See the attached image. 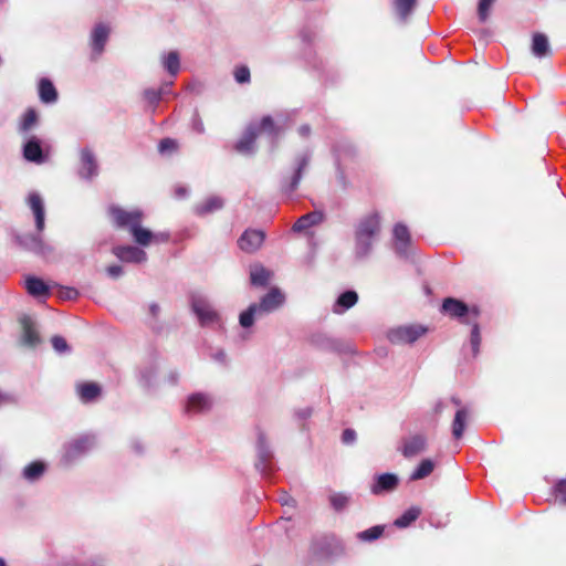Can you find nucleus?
I'll use <instances>...</instances> for the list:
<instances>
[{"mask_svg": "<svg viewBox=\"0 0 566 566\" xmlns=\"http://www.w3.org/2000/svg\"><path fill=\"white\" fill-rule=\"evenodd\" d=\"M109 213L115 223L120 228L128 229L134 241L142 247H148L153 241L165 242L168 240L167 233L155 234L142 227L143 212L139 209L127 211L119 207H111Z\"/></svg>", "mask_w": 566, "mask_h": 566, "instance_id": "nucleus-1", "label": "nucleus"}, {"mask_svg": "<svg viewBox=\"0 0 566 566\" xmlns=\"http://www.w3.org/2000/svg\"><path fill=\"white\" fill-rule=\"evenodd\" d=\"M285 118L283 115H277L274 120L271 116H264L260 123H251L244 130L242 137L237 142L234 149L242 155H250L254 153V142L258 136L266 135L270 139L279 136Z\"/></svg>", "mask_w": 566, "mask_h": 566, "instance_id": "nucleus-2", "label": "nucleus"}, {"mask_svg": "<svg viewBox=\"0 0 566 566\" xmlns=\"http://www.w3.org/2000/svg\"><path fill=\"white\" fill-rule=\"evenodd\" d=\"M285 301L284 294L279 289H271L260 301V303L251 304L239 316V323L243 328H249L254 324L255 319L274 312Z\"/></svg>", "mask_w": 566, "mask_h": 566, "instance_id": "nucleus-3", "label": "nucleus"}, {"mask_svg": "<svg viewBox=\"0 0 566 566\" xmlns=\"http://www.w3.org/2000/svg\"><path fill=\"white\" fill-rule=\"evenodd\" d=\"M191 308L202 326L219 325V314L205 296L193 295L191 298Z\"/></svg>", "mask_w": 566, "mask_h": 566, "instance_id": "nucleus-4", "label": "nucleus"}, {"mask_svg": "<svg viewBox=\"0 0 566 566\" xmlns=\"http://www.w3.org/2000/svg\"><path fill=\"white\" fill-rule=\"evenodd\" d=\"M427 329L421 325H403L391 328L387 337L396 345L412 344L420 338Z\"/></svg>", "mask_w": 566, "mask_h": 566, "instance_id": "nucleus-5", "label": "nucleus"}, {"mask_svg": "<svg viewBox=\"0 0 566 566\" xmlns=\"http://www.w3.org/2000/svg\"><path fill=\"white\" fill-rule=\"evenodd\" d=\"M442 311L451 317L461 318L463 323L471 324L476 319L479 311L476 307L469 308L463 302L449 297L442 303Z\"/></svg>", "mask_w": 566, "mask_h": 566, "instance_id": "nucleus-6", "label": "nucleus"}, {"mask_svg": "<svg viewBox=\"0 0 566 566\" xmlns=\"http://www.w3.org/2000/svg\"><path fill=\"white\" fill-rule=\"evenodd\" d=\"M96 440L94 436L84 434L70 441L64 449V460L71 462L94 448Z\"/></svg>", "mask_w": 566, "mask_h": 566, "instance_id": "nucleus-7", "label": "nucleus"}, {"mask_svg": "<svg viewBox=\"0 0 566 566\" xmlns=\"http://www.w3.org/2000/svg\"><path fill=\"white\" fill-rule=\"evenodd\" d=\"M98 175V164L95 154L90 148H82L80 151L78 176L91 180Z\"/></svg>", "mask_w": 566, "mask_h": 566, "instance_id": "nucleus-8", "label": "nucleus"}, {"mask_svg": "<svg viewBox=\"0 0 566 566\" xmlns=\"http://www.w3.org/2000/svg\"><path fill=\"white\" fill-rule=\"evenodd\" d=\"M256 453H258V461L255 463L256 469L262 474H268L272 470V462H271L272 451L269 447L266 437L263 432H260L258 434Z\"/></svg>", "mask_w": 566, "mask_h": 566, "instance_id": "nucleus-9", "label": "nucleus"}, {"mask_svg": "<svg viewBox=\"0 0 566 566\" xmlns=\"http://www.w3.org/2000/svg\"><path fill=\"white\" fill-rule=\"evenodd\" d=\"M212 405H213V400L209 395L202 394V392H196L188 397L186 406H185V411L188 415L203 413V412L209 411L211 409Z\"/></svg>", "mask_w": 566, "mask_h": 566, "instance_id": "nucleus-10", "label": "nucleus"}, {"mask_svg": "<svg viewBox=\"0 0 566 566\" xmlns=\"http://www.w3.org/2000/svg\"><path fill=\"white\" fill-rule=\"evenodd\" d=\"M27 203L33 213L36 231L41 233L45 226V210L43 199L38 192H30L27 198Z\"/></svg>", "mask_w": 566, "mask_h": 566, "instance_id": "nucleus-11", "label": "nucleus"}, {"mask_svg": "<svg viewBox=\"0 0 566 566\" xmlns=\"http://www.w3.org/2000/svg\"><path fill=\"white\" fill-rule=\"evenodd\" d=\"M22 327V343L29 347H35L41 343V337L34 319L31 316L23 315L20 317Z\"/></svg>", "mask_w": 566, "mask_h": 566, "instance_id": "nucleus-12", "label": "nucleus"}, {"mask_svg": "<svg viewBox=\"0 0 566 566\" xmlns=\"http://www.w3.org/2000/svg\"><path fill=\"white\" fill-rule=\"evenodd\" d=\"M113 253L123 262L144 263L147 254L144 250L134 245H118L113 249Z\"/></svg>", "mask_w": 566, "mask_h": 566, "instance_id": "nucleus-13", "label": "nucleus"}, {"mask_svg": "<svg viewBox=\"0 0 566 566\" xmlns=\"http://www.w3.org/2000/svg\"><path fill=\"white\" fill-rule=\"evenodd\" d=\"M264 233L260 230H245L238 240L239 248L248 253L255 252L264 241Z\"/></svg>", "mask_w": 566, "mask_h": 566, "instance_id": "nucleus-14", "label": "nucleus"}, {"mask_svg": "<svg viewBox=\"0 0 566 566\" xmlns=\"http://www.w3.org/2000/svg\"><path fill=\"white\" fill-rule=\"evenodd\" d=\"M398 476L392 473L379 474L375 478L374 483L370 486V492L375 495H379L386 492L394 491L398 485Z\"/></svg>", "mask_w": 566, "mask_h": 566, "instance_id": "nucleus-15", "label": "nucleus"}, {"mask_svg": "<svg viewBox=\"0 0 566 566\" xmlns=\"http://www.w3.org/2000/svg\"><path fill=\"white\" fill-rule=\"evenodd\" d=\"M395 250L400 255H407L410 244V232L402 223H397L394 228Z\"/></svg>", "mask_w": 566, "mask_h": 566, "instance_id": "nucleus-16", "label": "nucleus"}, {"mask_svg": "<svg viewBox=\"0 0 566 566\" xmlns=\"http://www.w3.org/2000/svg\"><path fill=\"white\" fill-rule=\"evenodd\" d=\"M109 35V28L103 23H98L92 31L91 45L93 53L96 55L102 54L104 46Z\"/></svg>", "mask_w": 566, "mask_h": 566, "instance_id": "nucleus-17", "label": "nucleus"}, {"mask_svg": "<svg viewBox=\"0 0 566 566\" xmlns=\"http://www.w3.org/2000/svg\"><path fill=\"white\" fill-rule=\"evenodd\" d=\"M160 64L170 76L176 77L180 71V54L178 51L163 52Z\"/></svg>", "mask_w": 566, "mask_h": 566, "instance_id": "nucleus-18", "label": "nucleus"}, {"mask_svg": "<svg viewBox=\"0 0 566 566\" xmlns=\"http://www.w3.org/2000/svg\"><path fill=\"white\" fill-rule=\"evenodd\" d=\"M379 230H380V222H379V217L376 213L368 214L365 218H363L359 221L357 229H356V231L361 232V234L365 233L375 239H377Z\"/></svg>", "mask_w": 566, "mask_h": 566, "instance_id": "nucleus-19", "label": "nucleus"}, {"mask_svg": "<svg viewBox=\"0 0 566 566\" xmlns=\"http://www.w3.org/2000/svg\"><path fill=\"white\" fill-rule=\"evenodd\" d=\"M469 419H470V411L468 408L462 407L457 410L454 419L452 421V436L455 439H460L463 436V432L469 422Z\"/></svg>", "mask_w": 566, "mask_h": 566, "instance_id": "nucleus-20", "label": "nucleus"}, {"mask_svg": "<svg viewBox=\"0 0 566 566\" xmlns=\"http://www.w3.org/2000/svg\"><path fill=\"white\" fill-rule=\"evenodd\" d=\"M531 51L532 54L538 59L548 55L551 52L548 38L543 33H534L532 39Z\"/></svg>", "mask_w": 566, "mask_h": 566, "instance_id": "nucleus-21", "label": "nucleus"}, {"mask_svg": "<svg viewBox=\"0 0 566 566\" xmlns=\"http://www.w3.org/2000/svg\"><path fill=\"white\" fill-rule=\"evenodd\" d=\"M358 301V295L355 291H346L342 293L333 305V312L342 314L353 307Z\"/></svg>", "mask_w": 566, "mask_h": 566, "instance_id": "nucleus-22", "label": "nucleus"}, {"mask_svg": "<svg viewBox=\"0 0 566 566\" xmlns=\"http://www.w3.org/2000/svg\"><path fill=\"white\" fill-rule=\"evenodd\" d=\"M23 156L27 160L42 163L44 160L42 148L38 138H30L23 147Z\"/></svg>", "mask_w": 566, "mask_h": 566, "instance_id": "nucleus-23", "label": "nucleus"}, {"mask_svg": "<svg viewBox=\"0 0 566 566\" xmlns=\"http://www.w3.org/2000/svg\"><path fill=\"white\" fill-rule=\"evenodd\" d=\"M426 439L422 436H413L407 439L403 443L402 454L406 458H411L424 450Z\"/></svg>", "mask_w": 566, "mask_h": 566, "instance_id": "nucleus-24", "label": "nucleus"}, {"mask_svg": "<svg viewBox=\"0 0 566 566\" xmlns=\"http://www.w3.org/2000/svg\"><path fill=\"white\" fill-rule=\"evenodd\" d=\"M323 220V213L318 211H314L307 214L302 216L296 220V222L293 226V230L295 232L304 231L312 226L321 223Z\"/></svg>", "mask_w": 566, "mask_h": 566, "instance_id": "nucleus-25", "label": "nucleus"}, {"mask_svg": "<svg viewBox=\"0 0 566 566\" xmlns=\"http://www.w3.org/2000/svg\"><path fill=\"white\" fill-rule=\"evenodd\" d=\"M39 95L40 99L46 104L54 103L57 99V92L52 82L48 78H42L40 81Z\"/></svg>", "mask_w": 566, "mask_h": 566, "instance_id": "nucleus-26", "label": "nucleus"}, {"mask_svg": "<svg viewBox=\"0 0 566 566\" xmlns=\"http://www.w3.org/2000/svg\"><path fill=\"white\" fill-rule=\"evenodd\" d=\"M223 207V199L219 196H210L196 207L198 214H208L220 210Z\"/></svg>", "mask_w": 566, "mask_h": 566, "instance_id": "nucleus-27", "label": "nucleus"}, {"mask_svg": "<svg viewBox=\"0 0 566 566\" xmlns=\"http://www.w3.org/2000/svg\"><path fill=\"white\" fill-rule=\"evenodd\" d=\"M25 287L30 295L40 297L49 293L48 285L40 279L30 276L25 280Z\"/></svg>", "mask_w": 566, "mask_h": 566, "instance_id": "nucleus-28", "label": "nucleus"}, {"mask_svg": "<svg viewBox=\"0 0 566 566\" xmlns=\"http://www.w3.org/2000/svg\"><path fill=\"white\" fill-rule=\"evenodd\" d=\"M376 241L375 238L367 235L365 233L356 231V254L358 256H366Z\"/></svg>", "mask_w": 566, "mask_h": 566, "instance_id": "nucleus-29", "label": "nucleus"}, {"mask_svg": "<svg viewBox=\"0 0 566 566\" xmlns=\"http://www.w3.org/2000/svg\"><path fill=\"white\" fill-rule=\"evenodd\" d=\"M77 391L82 401L90 402L99 396L101 388L94 382H86L80 385Z\"/></svg>", "mask_w": 566, "mask_h": 566, "instance_id": "nucleus-30", "label": "nucleus"}, {"mask_svg": "<svg viewBox=\"0 0 566 566\" xmlns=\"http://www.w3.org/2000/svg\"><path fill=\"white\" fill-rule=\"evenodd\" d=\"M45 471V464L41 461H34L23 469V478L28 481H36Z\"/></svg>", "mask_w": 566, "mask_h": 566, "instance_id": "nucleus-31", "label": "nucleus"}, {"mask_svg": "<svg viewBox=\"0 0 566 566\" xmlns=\"http://www.w3.org/2000/svg\"><path fill=\"white\" fill-rule=\"evenodd\" d=\"M250 279L253 285L263 286L270 280V272L261 265H255L250 270Z\"/></svg>", "mask_w": 566, "mask_h": 566, "instance_id": "nucleus-32", "label": "nucleus"}, {"mask_svg": "<svg viewBox=\"0 0 566 566\" xmlns=\"http://www.w3.org/2000/svg\"><path fill=\"white\" fill-rule=\"evenodd\" d=\"M434 469V462L430 459H424L420 462V464L415 469V471L410 475V480H421L427 478L432 473Z\"/></svg>", "mask_w": 566, "mask_h": 566, "instance_id": "nucleus-33", "label": "nucleus"}, {"mask_svg": "<svg viewBox=\"0 0 566 566\" xmlns=\"http://www.w3.org/2000/svg\"><path fill=\"white\" fill-rule=\"evenodd\" d=\"M420 513L421 510L419 507L412 506L398 517L394 524L399 528L407 527L419 517Z\"/></svg>", "mask_w": 566, "mask_h": 566, "instance_id": "nucleus-34", "label": "nucleus"}, {"mask_svg": "<svg viewBox=\"0 0 566 566\" xmlns=\"http://www.w3.org/2000/svg\"><path fill=\"white\" fill-rule=\"evenodd\" d=\"M417 0H395V10L401 20H406L412 12Z\"/></svg>", "mask_w": 566, "mask_h": 566, "instance_id": "nucleus-35", "label": "nucleus"}, {"mask_svg": "<svg viewBox=\"0 0 566 566\" xmlns=\"http://www.w3.org/2000/svg\"><path fill=\"white\" fill-rule=\"evenodd\" d=\"M143 97H144L145 102L147 103L150 112H153V113L156 111L157 105L159 104V102L163 98L161 92H159L158 90H155V88H146L143 92Z\"/></svg>", "mask_w": 566, "mask_h": 566, "instance_id": "nucleus-36", "label": "nucleus"}, {"mask_svg": "<svg viewBox=\"0 0 566 566\" xmlns=\"http://www.w3.org/2000/svg\"><path fill=\"white\" fill-rule=\"evenodd\" d=\"M307 163H308V160H307L306 157H303L300 160V163L297 165V168H296V170H295V172H294V175H293V177L291 179V182H290L289 187L285 188L286 192H292V191H294L297 188V186H298V184L301 181V178H302V171L307 166Z\"/></svg>", "mask_w": 566, "mask_h": 566, "instance_id": "nucleus-37", "label": "nucleus"}, {"mask_svg": "<svg viewBox=\"0 0 566 566\" xmlns=\"http://www.w3.org/2000/svg\"><path fill=\"white\" fill-rule=\"evenodd\" d=\"M350 497L345 493H333L329 495L331 505L339 511L345 509L349 504Z\"/></svg>", "mask_w": 566, "mask_h": 566, "instance_id": "nucleus-38", "label": "nucleus"}, {"mask_svg": "<svg viewBox=\"0 0 566 566\" xmlns=\"http://www.w3.org/2000/svg\"><path fill=\"white\" fill-rule=\"evenodd\" d=\"M20 243L24 245L27 249L38 253H41L43 249V244L39 235L21 238Z\"/></svg>", "mask_w": 566, "mask_h": 566, "instance_id": "nucleus-39", "label": "nucleus"}, {"mask_svg": "<svg viewBox=\"0 0 566 566\" xmlns=\"http://www.w3.org/2000/svg\"><path fill=\"white\" fill-rule=\"evenodd\" d=\"M384 532V527L382 526H374V527H370L364 532H360L358 533L357 537L361 541H374V539H377L381 536Z\"/></svg>", "mask_w": 566, "mask_h": 566, "instance_id": "nucleus-40", "label": "nucleus"}, {"mask_svg": "<svg viewBox=\"0 0 566 566\" xmlns=\"http://www.w3.org/2000/svg\"><path fill=\"white\" fill-rule=\"evenodd\" d=\"M495 0H480L478 6V15L481 22H485L490 15V10Z\"/></svg>", "mask_w": 566, "mask_h": 566, "instance_id": "nucleus-41", "label": "nucleus"}, {"mask_svg": "<svg viewBox=\"0 0 566 566\" xmlns=\"http://www.w3.org/2000/svg\"><path fill=\"white\" fill-rule=\"evenodd\" d=\"M38 120V115L34 109H28L25 114L23 115L22 123H21V129L23 132H27L31 129L34 124Z\"/></svg>", "mask_w": 566, "mask_h": 566, "instance_id": "nucleus-42", "label": "nucleus"}, {"mask_svg": "<svg viewBox=\"0 0 566 566\" xmlns=\"http://www.w3.org/2000/svg\"><path fill=\"white\" fill-rule=\"evenodd\" d=\"M471 324H473L472 331H471V346L473 355H476L479 353V347L481 343V336H480V329L479 325L475 322V319L471 321Z\"/></svg>", "mask_w": 566, "mask_h": 566, "instance_id": "nucleus-43", "label": "nucleus"}, {"mask_svg": "<svg viewBox=\"0 0 566 566\" xmlns=\"http://www.w3.org/2000/svg\"><path fill=\"white\" fill-rule=\"evenodd\" d=\"M234 78L239 84L250 82V70L247 66H239L234 70Z\"/></svg>", "mask_w": 566, "mask_h": 566, "instance_id": "nucleus-44", "label": "nucleus"}, {"mask_svg": "<svg viewBox=\"0 0 566 566\" xmlns=\"http://www.w3.org/2000/svg\"><path fill=\"white\" fill-rule=\"evenodd\" d=\"M555 497L562 503H566V480H559L554 486Z\"/></svg>", "mask_w": 566, "mask_h": 566, "instance_id": "nucleus-45", "label": "nucleus"}, {"mask_svg": "<svg viewBox=\"0 0 566 566\" xmlns=\"http://www.w3.org/2000/svg\"><path fill=\"white\" fill-rule=\"evenodd\" d=\"M52 346L59 354L65 353L69 350V346L66 340L61 336H54L51 339Z\"/></svg>", "mask_w": 566, "mask_h": 566, "instance_id": "nucleus-46", "label": "nucleus"}, {"mask_svg": "<svg viewBox=\"0 0 566 566\" xmlns=\"http://www.w3.org/2000/svg\"><path fill=\"white\" fill-rule=\"evenodd\" d=\"M17 402L14 395L0 390V406L12 405Z\"/></svg>", "mask_w": 566, "mask_h": 566, "instance_id": "nucleus-47", "label": "nucleus"}, {"mask_svg": "<svg viewBox=\"0 0 566 566\" xmlns=\"http://www.w3.org/2000/svg\"><path fill=\"white\" fill-rule=\"evenodd\" d=\"M175 148H176V142L170 138L163 139L159 143L160 153H166V151L175 149Z\"/></svg>", "mask_w": 566, "mask_h": 566, "instance_id": "nucleus-48", "label": "nucleus"}, {"mask_svg": "<svg viewBox=\"0 0 566 566\" xmlns=\"http://www.w3.org/2000/svg\"><path fill=\"white\" fill-rule=\"evenodd\" d=\"M356 440V432L353 429H345L342 434V441L346 444H350Z\"/></svg>", "mask_w": 566, "mask_h": 566, "instance_id": "nucleus-49", "label": "nucleus"}, {"mask_svg": "<svg viewBox=\"0 0 566 566\" xmlns=\"http://www.w3.org/2000/svg\"><path fill=\"white\" fill-rule=\"evenodd\" d=\"M106 272L107 274L113 277V279H117L122 274H123V268L120 265H117V264H114V265H109L107 269H106Z\"/></svg>", "mask_w": 566, "mask_h": 566, "instance_id": "nucleus-50", "label": "nucleus"}, {"mask_svg": "<svg viewBox=\"0 0 566 566\" xmlns=\"http://www.w3.org/2000/svg\"><path fill=\"white\" fill-rule=\"evenodd\" d=\"M78 295V292L73 287H65L61 291V297L67 298V300H74Z\"/></svg>", "mask_w": 566, "mask_h": 566, "instance_id": "nucleus-51", "label": "nucleus"}, {"mask_svg": "<svg viewBox=\"0 0 566 566\" xmlns=\"http://www.w3.org/2000/svg\"><path fill=\"white\" fill-rule=\"evenodd\" d=\"M192 127L198 134L205 133V126L201 118L198 115H195L192 118Z\"/></svg>", "mask_w": 566, "mask_h": 566, "instance_id": "nucleus-52", "label": "nucleus"}, {"mask_svg": "<svg viewBox=\"0 0 566 566\" xmlns=\"http://www.w3.org/2000/svg\"><path fill=\"white\" fill-rule=\"evenodd\" d=\"M188 192H189V190H188V188H187V187H185V186H177V187L175 188V196H176L177 198H179V199L187 197V196H188Z\"/></svg>", "mask_w": 566, "mask_h": 566, "instance_id": "nucleus-53", "label": "nucleus"}, {"mask_svg": "<svg viewBox=\"0 0 566 566\" xmlns=\"http://www.w3.org/2000/svg\"><path fill=\"white\" fill-rule=\"evenodd\" d=\"M172 85V82L163 84L158 91L161 92V96L170 94V86Z\"/></svg>", "mask_w": 566, "mask_h": 566, "instance_id": "nucleus-54", "label": "nucleus"}, {"mask_svg": "<svg viewBox=\"0 0 566 566\" xmlns=\"http://www.w3.org/2000/svg\"><path fill=\"white\" fill-rule=\"evenodd\" d=\"M213 359L219 363H226V354L223 350H218L213 354Z\"/></svg>", "mask_w": 566, "mask_h": 566, "instance_id": "nucleus-55", "label": "nucleus"}, {"mask_svg": "<svg viewBox=\"0 0 566 566\" xmlns=\"http://www.w3.org/2000/svg\"><path fill=\"white\" fill-rule=\"evenodd\" d=\"M280 502L282 503V505L294 506V500L292 497H290L289 495L281 496Z\"/></svg>", "mask_w": 566, "mask_h": 566, "instance_id": "nucleus-56", "label": "nucleus"}, {"mask_svg": "<svg viewBox=\"0 0 566 566\" xmlns=\"http://www.w3.org/2000/svg\"><path fill=\"white\" fill-rule=\"evenodd\" d=\"M310 130H311V128H310V126H308V125H303V126H301V127L298 128V134H300L302 137H306V136H308Z\"/></svg>", "mask_w": 566, "mask_h": 566, "instance_id": "nucleus-57", "label": "nucleus"}, {"mask_svg": "<svg viewBox=\"0 0 566 566\" xmlns=\"http://www.w3.org/2000/svg\"><path fill=\"white\" fill-rule=\"evenodd\" d=\"M333 543L335 544V547L339 551V553H344L345 552V547L342 543V541L337 539V538H332Z\"/></svg>", "mask_w": 566, "mask_h": 566, "instance_id": "nucleus-58", "label": "nucleus"}, {"mask_svg": "<svg viewBox=\"0 0 566 566\" xmlns=\"http://www.w3.org/2000/svg\"><path fill=\"white\" fill-rule=\"evenodd\" d=\"M159 311H160V308L157 304L153 303L149 305V312L154 317H156L158 315Z\"/></svg>", "mask_w": 566, "mask_h": 566, "instance_id": "nucleus-59", "label": "nucleus"}, {"mask_svg": "<svg viewBox=\"0 0 566 566\" xmlns=\"http://www.w3.org/2000/svg\"><path fill=\"white\" fill-rule=\"evenodd\" d=\"M451 401H452V403H454L457 407H460V403H461V402H460V400H459L458 398L452 397V398H451Z\"/></svg>", "mask_w": 566, "mask_h": 566, "instance_id": "nucleus-60", "label": "nucleus"}, {"mask_svg": "<svg viewBox=\"0 0 566 566\" xmlns=\"http://www.w3.org/2000/svg\"><path fill=\"white\" fill-rule=\"evenodd\" d=\"M134 449L139 452L142 450V446L139 442L134 443Z\"/></svg>", "mask_w": 566, "mask_h": 566, "instance_id": "nucleus-61", "label": "nucleus"}, {"mask_svg": "<svg viewBox=\"0 0 566 566\" xmlns=\"http://www.w3.org/2000/svg\"><path fill=\"white\" fill-rule=\"evenodd\" d=\"M176 380H177V375H176V374H172V375H171V382H176Z\"/></svg>", "mask_w": 566, "mask_h": 566, "instance_id": "nucleus-62", "label": "nucleus"}, {"mask_svg": "<svg viewBox=\"0 0 566 566\" xmlns=\"http://www.w3.org/2000/svg\"><path fill=\"white\" fill-rule=\"evenodd\" d=\"M0 566H7L6 562L3 558L0 557Z\"/></svg>", "mask_w": 566, "mask_h": 566, "instance_id": "nucleus-63", "label": "nucleus"}, {"mask_svg": "<svg viewBox=\"0 0 566 566\" xmlns=\"http://www.w3.org/2000/svg\"><path fill=\"white\" fill-rule=\"evenodd\" d=\"M143 378L145 379V382L148 384L149 380L145 376H143Z\"/></svg>", "mask_w": 566, "mask_h": 566, "instance_id": "nucleus-64", "label": "nucleus"}]
</instances>
